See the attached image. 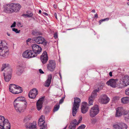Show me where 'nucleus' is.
I'll use <instances>...</instances> for the list:
<instances>
[{"label":"nucleus","instance_id":"nucleus-1","mask_svg":"<svg viewBox=\"0 0 129 129\" xmlns=\"http://www.w3.org/2000/svg\"><path fill=\"white\" fill-rule=\"evenodd\" d=\"M21 6L19 4L11 3L7 5L6 12L9 13L17 12L20 10Z\"/></svg>","mask_w":129,"mask_h":129},{"label":"nucleus","instance_id":"nucleus-2","mask_svg":"<svg viewBox=\"0 0 129 129\" xmlns=\"http://www.w3.org/2000/svg\"><path fill=\"white\" fill-rule=\"evenodd\" d=\"M0 58L1 56L4 57L7 56L9 52L8 48L6 46V43L0 41Z\"/></svg>","mask_w":129,"mask_h":129},{"label":"nucleus","instance_id":"nucleus-3","mask_svg":"<svg viewBox=\"0 0 129 129\" xmlns=\"http://www.w3.org/2000/svg\"><path fill=\"white\" fill-rule=\"evenodd\" d=\"M10 123L5 117L0 115V129H11Z\"/></svg>","mask_w":129,"mask_h":129},{"label":"nucleus","instance_id":"nucleus-4","mask_svg":"<svg viewBox=\"0 0 129 129\" xmlns=\"http://www.w3.org/2000/svg\"><path fill=\"white\" fill-rule=\"evenodd\" d=\"M10 92L14 94L21 93L22 91V88L20 86L14 84H11L9 86Z\"/></svg>","mask_w":129,"mask_h":129},{"label":"nucleus","instance_id":"nucleus-5","mask_svg":"<svg viewBox=\"0 0 129 129\" xmlns=\"http://www.w3.org/2000/svg\"><path fill=\"white\" fill-rule=\"evenodd\" d=\"M74 102L72 108V114L73 116H75L77 110L79 108V104L81 100L79 98H74Z\"/></svg>","mask_w":129,"mask_h":129},{"label":"nucleus","instance_id":"nucleus-6","mask_svg":"<svg viewBox=\"0 0 129 129\" xmlns=\"http://www.w3.org/2000/svg\"><path fill=\"white\" fill-rule=\"evenodd\" d=\"M128 114H129V111L124 110L122 107H119L116 109V117H119L123 114L125 115Z\"/></svg>","mask_w":129,"mask_h":129},{"label":"nucleus","instance_id":"nucleus-7","mask_svg":"<svg viewBox=\"0 0 129 129\" xmlns=\"http://www.w3.org/2000/svg\"><path fill=\"white\" fill-rule=\"evenodd\" d=\"M99 112V109L97 105L94 106L91 108L89 112V115L91 117H94Z\"/></svg>","mask_w":129,"mask_h":129},{"label":"nucleus","instance_id":"nucleus-8","mask_svg":"<svg viewBox=\"0 0 129 129\" xmlns=\"http://www.w3.org/2000/svg\"><path fill=\"white\" fill-rule=\"evenodd\" d=\"M47 69L48 71L50 72L54 71L56 67V64L55 61L53 60L49 61V63L47 64Z\"/></svg>","mask_w":129,"mask_h":129},{"label":"nucleus","instance_id":"nucleus-9","mask_svg":"<svg viewBox=\"0 0 129 129\" xmlns=\"http://www.w3.org/2000/svg\"><path fill=\"white\" fill-rule=\"evenodd\" d=\"M22 56L26 58H29L35 57L36 56V55H34L32 50H27L23 52Z\"/></svg>","mask_w":129,"mask_h":129},{"label":"nucleus","instance_id":"nucleus-10","mask_svg":"<svg viewBox=\"0 0 129 129\" xmlns=\"http://www.w3.org/2000/svg\"><path fill=\"white\" fill-rule=\"evenodd\" d=\"M31 47L33 53L36 56L37 54H39L41 52L42 49L41 47L36 44H32Z\"/></svg>","mask_w":129,"mask_h":129},{"label":"nucleus","instance_id":"nucleus-11","mask_svg":"<svg viewBox=\"0 0 129 129\" xmlns=\"http://www.w3.org/2000/svg\"><path fill=\"white\" fill-rule=\"evenodd\" d=\"M34 40L38 44H43L45 46L47 44V42L45 39L41 36H39L34 39Z\"/></svg>","mask_w":129,"mask_h":129},{"label":"nucleus","instance_id":"nucleus-12","mask_svg":"<svg viewBox=\"0 0 129 129\" xmlns=\"http://www.w3.org/2000/svg\"><path fill=\"white\" fill-rule=\"evenodd\" d=\"M120 83L124 86H126L129 85V76L126 75L123 76L120 79Z\"/></svg>","mask_w":129,"mask_h":129},{"label":"nucleus","instance_id":"nucleus-13","mask_svg":"<svg viewBox=\"0 0 129 129\" xmlns=\"http://www.w3.org/2000/svg\"><path fill=\"white\" fill-rule=\"evenodd\" d=\"M38 93L37 90L36 88H33L30 91L29 93L28 96L30 98L34 99L35 98Z\"/></svg>","mask_w":129,"mask_h":129},{"label":"nucleus","instance_id":"nucleus-14","mask_svg":"<svg viewBox=\"0 0 129 129\" xmlns=\"http://www.w3.org/2000/svg\"><path fill=\"white\" fill-rule=\"evenodd\" d=\"M47 53L46 51H44L41 56L40 59L42 63L44 64L46 63L48 60Z\"/></svg>","mask_w":129,"mask_h":129},{"label":"nucleus","instance_id":"nucleus-15","mask_svg":"<svg viewBox=\"0 0 129 129\" xmlns=\"http://www.w3.org/2000/svg\"><path fill=\"white\" fill-rule=\"evenodd\" d=\"M118 81V79H111L109 80L106 82V84L108 85H110L113 87H115L117 84V82Z\"/></svg>","mask_w":129,"mask_h":129},{"label":"nucleus","instance_id":"nucleus-16","mask_svg":"<svg viewBox=\"0 0 129 129\" xmlns=\"http://www.w3.org/2000/svg\"><path fill=\"white\" fill-rule=\"evenodd\" d=\"M88 105L87 103L84 102L81 105V111L82 113L85 114L88 111Z\"/></svg>","mask_w":129,"mask_h":129},{"label":"nucleus","instance_id":"nucleus-17","mask_svg":"<svg viewBox=\"0 0 129 129\" xmlns=\"http://www.w3.org/2000/svg\"><path fill=\"white\" fill-rule=\"evenodd\" d=\"M113 127L114 129H127V125L124 123H122L118 124H114Z\"/></svg>","mask_w":129,"mask_h":129},{"label":"nucleus","instance_id":"nucleus-18","mask_svg":"<svg viewBox=\"0 0 129 129\" xmlns=\"http://www.w3.org/2000/svg\"><path fill=\"white\" fill-rule=\"evenodd\" d=\"M99 100L102 103L106 104L109 102V99L106 95H104L100 97Z\"/></svg>","mask_w":129,"mask_h":129},{"label":"nucleus","instance_id":"nucleus-19","mask_svg":"<svg viewBox=\"0 0 129 129\" xmlns=\"http://www.w3.org/2000/svg\"><path fill=\"white\" fill-rule=\"evenodd\" d=\"M27 103L24 102V105L23 106H22L21 105H20L18 107H15V108L17 112L20 113L23 111L24 110L26 109L27 107Z\"/></svg>","mask_w":129,"mask_h":129},{"label":"nucleus","instance_id":"nucleus-20","mask_svg":"<svg viewBox=\"0 0 129 129\" xmlns=\"http://www.w3.org/2000/svg\"><path fill=\"white\" fill-rule=\"evenodd\" d=\"M9 73H8L6 76H5V73H4V79L5 81L6 82L9 81L11 77V75L12 74V70L10 69H9Z\"/></svg>","mask_w":129,"mask_h":129},{"label":"nucleus","instance_id":"nucleus-21","mask_svg":"<svg viewBox=\"0 0 129 129\" xmlns=\"http://www.w3.org/2000/svg\"><path fill=\"white\" fill-rule=\"evenodd\" d=\"M36 125V122H34L33 123H29V125L26 124L25 126L26 128L28 129H37Z\"/></svg>","mask_w":129,"mask_h":129},{"label":"nucleus","instance_id":"nucleus-22","mask_svg":"<svg viewBox=\"0 0 129 129\" xmlns=\"http://www.w3.org/2000/svg\"><path fill=\"white\" fill-rule=\"evenodd\" d=\"M52 79V75L51 74L48 75V78L45 82V86L46 87H48L49 86L51 82Z\"/></svg>","mask_w":129,"mask_h":129},{"label":"nucleus","instance_id":"nucleus-23","mask_svg":"<svg viewBox=\"0 0 129 129\" xmlns=\"http://www.w3.org/2000/svg\"><path fill=\"white\" fill-rule=\"evenodd\" d=\"M99 90H95L92 92L90 96L89 97L93 99L94 100L96 97L97 94V92H99Z\"/></svg>","mask_w":129,"mask_h":129},{"label":"nucleus","instance_id":"nucleus-24","mask_svg":"<svg viewBox=\"0 0 129 129\" xmlns=\"http://www.w3.org/2000/svg\"><path fill=\"white\" fill-rule=\"evenodd\" d=\"M76 122L75 120H74L71 123L69 126V129H75L76 126L75 124V123Z\"/></svg>","mask_w":129,"mask_h":129},{"label":"nucleus","instance_id":"nucleus-25","mask_svg":"<svg viewBox=\"0 0 129 129\" xmlns=\"http://www.w3.org/2000/svg\"><path fill=\"white\" fill-rule=\"evenodd\" d=\"M24 68L22 65H19L17 69L18 71L17 73L18 74H22L23 72Z\"/></svg>","mask_w":129,"mask_h":129},{"label":"nucleus","instance_id":"nucleus-26","mask_svg":"<svg viewBox=\"0 0 129 129\" xmlns=\"http://www.w3.org/2000/svg\"><path fill=\"white\" fill-rule=\"evenodd\" d=\"M122 102L124 104L128 103L129 102V97L123 98L121 99Z\"/></svg>","mask_w":129,"mask_h":129},{"label":"nucleus","instance_id":"nucleus-27","mask_svg":"<svg viewBox=\"0 0 129 129\" xmlns=\"http://www.w3.org/2000/svg\"><path fill=\"white\" fill-rule=\"evenodd\" d=\"M32 34L33 35L35 36H39L41 35L40 31H37L36 30H33L32 31Z\"/></svg>","mask_w":129,"mask_h":129},{"label":"nucleus","instance_id":"nucleus-28","mask_svg":"<svg viewBox=\"0 0 129 129\" xmlns=\"http://www.w3.org/2000/svg\"><path fill=\"white\" fill-rule=\"evenodd\" d=\"M20 103V102L19 101L16 100V99L14 100V105L15 108V107H18L20 105H19Z\"/></svg>","mask_w":129,"mask_h":129},{"label":"nucleus","instance_id":"nucleus-29","mask_svg":"<svg viewBox=\"0 0 129 129\" xmlns=\"http://www.w3.org/2000/svg\"><path fill=\"white\" fill-rule=\"evenodd\" d=\"M30 118H31L29 117H26L24 118V121L25 123V125L26 124L29 125V124L30 123L28 122Z\"/></svg>","mask_w":129,"mask_h":129},{"label":"nucleus","instance_id":"nucleus-30","mask_svg":"<svg viewBox=\"0 0 129 129\" xmlns=\"http://www.w3.org/2000/svg\"><path fill=\"white\" fill-rule=\"evenodd\" d=\"M37 107V110L39 111L42 107V104L39 103V102H37L36 103Z\"/></svg>","mask_w":129,"mask_h":129},{"label":"nucleus","instance_id":"nucleus-31","mask_svg":"<svg viewBox=\"0 0 129 129\" xmlns=\"http://www.w3.org/2000/svg\"><path fill=\"white\" fill-rule=\"evenodd\" d=\"M9 64H3L2 67V71H3L4 69L7 68H8V71H9V69H10L8 67Z\"/></svg>","mask_w":129,"mask_h":129},{"label":"nucleus","instance_id":"nucleus-32","mask_svg":"<svg viewBox=\"0 0 129 129\" xmlns=\"http://www.w3.org/2000/svg\"><path fill=\"white\" fill-rule=\"evenodd\" d=\"M25 98L23 97H18L16 99V100L19 101L20 102L21 101H24L25 100Z\"/></svg>","mask_w":129,"mask_h":129},{"label":"nucleus","instance_id":"nucleus-33","mask_svg":"<svg viewBox=\"0 0 129 129\" xmlns=\"http://www.w3.org/2000/svg\"><path fill=\"white\" fill-rule=\"evenodd\" d=\"M94 100L89 97L88 99L89 106H90L93 105V103Z\"/></svg>","mask_w":129,"mask_h":129},{"label":"nucleus","instance_id":"nucleus-34","mask_svg":"<svg viewBox=\"0 0 129 129\" xmlns=\"http://www.w3.org/2000/svg\"><path fill=\"white\" fill-rule=\"evenodd\" d=\"M59 107V105H56L54 107L53 109V111L54 112L58 110Z\"/></svg>","mask_w":129,"mask_h":129},{"label":"nucleus","instance_id":"nucleus-35","mask_svg":"<svg viewBox=\"0 0 129 129\" xmlns=\"http://www.w3.org/2000/svg\"><path fill=\"white\" fill-rule=\"evenodd\" d=\"M45 117L44 115H42L40 117V118L39 119V122H45L44 121Z\"/></svg>","mask_w":129,"mask_h":129},{"label":"nucleus","instance_id":"nucleus-36","mask_svg":"<svg viewBox=\"0 0 129 129\" xmlns=\"http://www.w3.org/2000/svg\"><path fill=\"white\" fill-rule=\"evenodd\" d=\"M125 120L127 122H129V114L126 115H124Z\"/></svg>","mask_w":129,"mask_h":129},{"label":"nucleus","instance_id":"nucleus-37","mask_svg":"<svg viewBox=\"0 0 129 129\" xmlns=\"http://www.w3.org/2000/svg\"><path fill=\"white\" fill-rule=\"evenodd\" d=\"M33 14V13H31L30 14V15H29L28 14H23L22 15V16H25L26 17H31Z\"/></svg>","mask_w":129,"mask_h":129},{"label":"nucleus","instance_id":"nucleus-38","mask_svg":"<svg viewBox=\"0 0 129 129\" xmlns=\"http://www.w3.org/2000/svg\"><path fill=\"white\" fill-rule=\"evenodd\" d=\"M74 120H76V123H74L75 124L77 125H78V124L81 122L82 120V117H81L79 119V120L78 121V122L77 120L76 119H74Z\"/></svg>","mask_w":129,"mask_h":129},{"label":"nucleus","instance_id":"nucleus-39","mask_svg":"<svg viewBox=\"0 0 129 129\" xmlns=\"http://www.w3.org/2000/svg\"><path fill=\"white\" fill-rule=\"evenodd\" d=\"M109 19V18H107L104 19L100 20H99V23L100 24H101L102 22L103 21H108Z\"/></svg>","mask_w":129,"mask_h":129},{"label":"nucleus","instance_id":"nucleus-40","mask_svg":"<svg viewBox=\"0 0 129 129\" xmlns=\"http://www.w3.org/2000/svg\"><path fill=\"white\" fill-rule=\"evenodd\" d=\"M44 98V97H42L41 98H40L37 102H39V103H42V104H43V101Z\"/></svg>","mask_w":129,"mask_h":129},{"label":"nucleus","instance_id":"nucleus-41","mask_svg":"<svg viewBox=\"0 0 129 129\" xmlns=\"http://www.w3.org/2000/svg\"><path fill=\"white\" fill-rule=\"evenodd\" d=\"M46 124H45V122H38V125L41 127L43 126L44 125H45Z\"/></svg>","mask_w":129,"mask_h":129},{"label":"nucleus","instance_id":"nucleus-42","mask_svg":"<svg viewBox=\"0 0 129 129\" xmlns=\"http://www.w3.org/2000/svg\"><path fill=\"white\" fill-rule=\"evenodd\" d=\"M12 30L14 31L16 33H20V30H18L17 29L15 28H13L12 29Z\"/></svg>","mask_w":129,"mask_h":129},{"label":"nucleus","instance_id":"nucleus-43","mask_svg":"<svg viewBox=\"0 0 129 129\" xmlns=\"http://www.w3.org/2000/svg\"><path fill=\"white\" fill-rule=\"evenodd\" d=\"M91 123L93 124H94L97 122V120L96 119H93L91 120Z\"/></svg>","mask_w":129,"mask_h":129},{"label":"nucleus","instance_id":"nucleus-44","mask_svg":"<svg viewBox=\"0 0 129 129\" xmlns=\"http://www.w3.org/2000/svg\"><path fill=\"white\" fill-rule=\"evenodd\" d=\"M85 127V125L84 124L81 125L77 128V129H84Z\"/></svg>","mask_w":129,"mask_h":129},{"label":"nucleus","instance_id":"nucleus-45","mask_svg":"<svg viewBox=\"0 0 129 129\" xmlns=\"http://www.w3.org/2000/svg\"><path fill=\"white\" fill-rule=\"evenodd\" d=\"M125 93L126 94L129 95V88H127L125 90Z\"/></svg>","mask_w":129,"mask_h":129},{"label":"nucleus","instance_id":"nucleus-46","mask_svg":"<svg viewBox=\"0 0 129 129\" xmlns=\"http://www.w3.org/2000/svg\"><path fill=\"white\" fill-rule=\"evenodd\" d=\"M17 26L20 27H22L23 26V25L21 24V23L20 22H18L17 23Z\"/></svg>","mask_w":129,"mask_h":129},{"label":"nucleus","instance_id":"nucleus-47","mask_svg":"<svg viewBox=\"0 0 129 129\" xmlns=\"http://www.w3.org/2000/svg\"><path fill=\"white\" fill-rule=\"evenodd\" d=\"M47 126L46 124L44 125L43 126L41 127L40 129H46Z\"/></svg>","mask_w":129,"mask_h":129},{"label":"nucleus","instance_id":"nucleus-48","mask_svg":"<svg viewBox=\"0 0 129 129\" xmlns=\"http://www.w3.org/2000/svg\"><path fill=\"white\" fill-rule=\"evenodd\" d=\"M16 22H15L14 21L13 24H12V25L11 26V28L13 27H15L16 26Z\"/></svg>","mask_w":129,"mask_h":129},{"label":"nucleus","instance_id":"nucleus-49","mask_svg":"<svg viewBox=\"0 0 129 129\" xmlns=\"http://www.w3.org/2000/svg\"><path fill=\"white\" fill-rule=\"evenodd\" d=\"M103 86L102 85H101V86H100L96 90H99V91L100 90H101L103 88Z\"/></svg>","mask_w":129,"mask_h":129},{"label":"nucleus","instance_id":"nucleus-50","mask_svg":"<svg viewBox=\"0 0 129 129\" xmlns=\"http://www.w3.org/2000/svg\"><path fill=\"white\" fill-rule=\"evenodd\" d=\"M64 98H62L59 101V103L61 104L63 102Z\"/></svg>","mask_w":129,"mask_h":129},{"label":"nucleus","instance_id":"nucleus-51","mask_svg":"<svg viewBox=\"0 0 129 129\" xmlns=\"http://www.w3.org/2000/svg\"><path fill=\"white\" fill-rule=\"evenodd\" d=\"M54 37L55 39H56L58 37L57 33H55L54 34Z\"/></svg>","mask_w":129,"mask_h":129},{"label":"nucleus","instance_id":"nucleus-52","mask_svg":"<svg viewBox=\"0 0 129 129\" xmlns=\"http://www.w3.org/2000/svg\"><path fill=\"white\" fill-rule=\"evenodd\" d=\"M39 71L40 73L41 74H44V72H43V71L41 69H39Z\"/></svg>","mask_w":129,"mask_h":129},{"label":"nucleus","instance_id":"nucleus-53","mask_svg":"<svg viewBox=\"0 0 129 129\" xmlns=\"http://www.w3.org/2000/svg\"><path fill=\"white\" fill-rule=\"evenodd\" d=\"M94 18H98V15L97 14H96L94 15Z\"/></svg>","mask_w":129,"mask_h":129},{"label":"nucleus","instance_id":"nucleus-54","mask_svg":"<svg viewBox=\"0 0 129 129\" xmlns=\"http://www.w3.org/2000/svg\"><path fill=\"white\" fill-rule=\"evenodd\" d=\"M31 39L30 38L26 40V42H29L30 40H31Z\"/></svg>","mask_w":129,"mask_h":129},{"label":"nucleus","instance_id":"nucleus-55","mask_svg":"<svg viewBox=\"0 0 129 129\" xmlns=\"http://www.w3.org/2000/svg\"><path fill=\"white\" fill-rule=\"evenodd\" d=\"M109 75L110 76L112 77V73L111 72H110L109 73Z\"/></svg>","mask_w":129,"mask_h":129},{"label":"nucleus","instance_id":"nucleus-56","mask_svg":"<svg viewBox=\"0 0 129 129\" xmlns=\"http://www.w3.org/2000/svg\"><path fill=\"white\" fill-rule=\"evenodd\" d=\"M54 16L56 19H57V14L56 13H54Z\"/></svg>","mask_w":129,"mask_h":129},{"label":"nucleus","instance_id":"nucleus-57","mask_svg":"<svg viewBox=\"0 0 129 129\" xmlns=\"http://www.w3.org/2000/svg\"><path fill=\"white\" fill-rule=\"evenodd\" d=\"M53 6H54V8L55 9L56 8H57V6L56 5H53Z\"/></svg>","mask_w":129,"mask_h":129},{"label":"nucleus","instance_id":"nucleus-58","mask_svg":"<svg viewBox=\"0 0 129 129\" xmlns=\"http://www.w3.org/2000/svg\"><path fill=\"white\" fill-rule=\"evenodd\" d=\"M27 14H28L29 15H30V14L31 13H32L30 11L27 12Z\"/></svg>","mask_w":129,"mask_h":129},{"label":"nucleus","instance_id":"nucleus-59","mask_svg":"<svg viewBox=\"0 0 129 129\" xmlns=\"http://www.w3.org/2000/svg\"><path fill=\"white\" fill-rule=\"evenodd\" d=\"M43 14H45V15L46 16H47L48 15V14L47 13H45V12H44L43 13Z\"/></svg>","mask_w":129,"mask_h":129},{"label":"nucleus","instance_id":"nucleus-60","mask_svg":"<svg viewBox=\"0 0 129 129\" xmlns=\"http://www.w3.org/2000/svg\"><path fill=\"white\" fill-rule=\"evenodd\" d=\"M59 74L60 77V78L61 79V74L59 72Z\"/></svg>","mask_w":129,"mask_h":129},{"label":"nucleus","instance_id":"nucleus-61","mask_svg":"<svg viewBox=\"0 0 129 129\" xmlns=\"http://www.w3.org/2000/svg\"><path fill=\"white\" fill-rule=\"evenodd\" d=\"M91 12L93 13H95V11L94 10H92L91 11Z\"/></svg>","mask_w":129,"mask_h":129},{"label":"nucleus","instance_id":"nucleus-62","mask_svg":"<svg viewBox=\"0 0 129 129\" xmlns=\"http://www.w3.org/2000/svg\"><path fill=\"white\" fill-rule=\"evenodd\" d=\"M39 13H41V10H39Z\"/></svg>","mask_w":129,"mask_h":129},{"label":"nucleus","instance_id":"nucleus-63","mask_svg":"<svg viewBox=\"0 0 129 129\" xmlns=\"http://www.w3.org/2000/svg\"><path fill=\"white\" fill-rule=\"evenodd\" d=\"M67 127V126H66L63 128V129H66Z\"/></svg>","mask_w":129,"mask_h":129},{"label":"nucleus","instance_id":"nucleus-64","mask_svg":"<svg viewBox=\"0 0 129 129\" xmlns=\"http://www.w3.org/2000/svg\"><path fill=\"white\" fill-rule=\"evenodd\" d=\"M7 35L9 36H10V34H9L8 33H7Z\"/></svg>","mask_w":129,"mask_h":129}]
</instances>
